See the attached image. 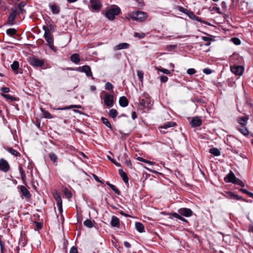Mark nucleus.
Masks as SVG:
<instances>
[{"label": "nucleus", "mask_w": 253, "mask_h": 253, "mask_svg": "<svg viewBox=\"0 0 253 253\" xmlns=\"http://www.w3.org/2000/svg\"><path fill=\"white\" fill-rule=\"evenodd\" d=\"M42 29L44 31L43 37L47 42V45L52 50H55V47L53 45V39L51 36L50 29L46 26H43Z\"/></svg>", "instance_id": "nucleus-1"}, {"label": "nucleus", "mask_w": 253, "mask_h": 253, "mask_svg": "<svg viewBox=\"0 0 253 253\" xmlns=\"http://www.w3.org/2000/svg\"><path fill=\"white\" fill-rule=\"evenodd\" d=\"M120 13V8L118 6L114 5L106 11L105 15L109 20L112 21Z\"/></svg>", "instance_id": "nucleus-2"}, {"label": "nucleus", "mask_w": 253, "mask_h": 253, "mask_svg": "<svg viewBox=\"0 0 253 253\" xmlns=\"http://www.w3.org/2000/svg\"><path fill=\"white\" fill-rule=\"evenodd\" d=\"M130 17L133 20L142 21L146 18L147 14L143 11L134 12L130 14Z\"/></svg>", "instance_id": "nucleus-3"}, {"label": "nucleus", "mask_w": 253, "mask_h": 253, "mask_svg": "<svg viewBox=\"0 0 253 253\" xmlns=\"http://www.w3.org/2000/svg\"><path fill=\"white\" fill-rule=\"evenodd\" d=\"M90 8L94 11L99 12L102 7L100 0H90Z\"/></svg>", "instance_id": "nucleus-4"}, {"label": "nucleus", "mask_w": 253, "mask_h": 253, "mask_svg": "<svg viewBox=\"0 0 253 253\" xmlns=\"http://www.w3.org/2000/svg\"><path fill=\"white\" fill-rule=\"evenodd\" d=\"M30 64L36 67H41L44 64V61L42 60H40L35 57H30L28 59Z\"/></svg>", "instance_id": "nucleus-5"}, {"label": "nucleus", "mask_w": 253, "mask_h": 253, "mask_svg": "<svg viewBox=\"0 0 253 253\" xmlns=\"http://www.w3.org/2000/svg\"><path fill=\"white\" fill-rule=\"evenodd\" d=\"M104 104L107 107H112L114 105V96L112 94H109L105 93L104 97Z\"/></svg>", "instance_id": "nucleus-6"}, {"label": "nucleus", "mask_w": 253, "mask_h": 253, "mask_svg": "<svg viewBox=\"0 0 253 253\" xmlns=\"http://www.w3.org/2000/svg\"><path fill=\"white\" fill-rule=\"evenodd\" d=\"M53 197L54 199H55L57 203V206L58 209V210L60 212H62L63 211V209H62V201L61 200V198L60 197V194L56 192H53Z\"/></svg>", "instance_id": "nucleus-7"}, {"label": "nucleus", "mask_w": 253, "mask_h": 253, "mask_svg": "<svg viewBox=\"0 0 253 253\" xmlns=\"http://www.w3.org/2000/svg\"><path fill=\"white\" fill-rule=\"evenodd\" d=\"M10 166L6 160L1 158L0 159V170L6 172L9 171Z\"/></svg>", "instance_id": "nucleus-8"}, {"label": "nucleus", "mask_w": 253, "mask_h": 253, "mask_svg": "<svg viewBox=\"0 0 253 253\" xmlns=\"http://www.w3.org/2000/svg\"><path fill=\"white\" fill-rule=\"evenodd\" d=\"M231 72L237 76H241L244 71V68L242 66H231Z\"/></svg>", "instance_id": "nucleus-9"}, {"label": "nucleus", "mask_w": 253, "mask_h": 253, "mask_svg": "<svg viewBox=\"0 0 253 253\" xmlns=\"http://www.w3.org/2000/svg\"><path fill=\"white\" fill-rule=\"evenodd\" d=\"M178 212L182 216L190 217L193 214V211L188 208H180L178 210Z\"/></svg>", "instance_id": "nucleus-10"}, {"label": "nucleus", "mask_w": 253, "mask_h": 253, "mask_svg": "<svg viewBox=\"0 0 253 253\" xmlns=\"http://www.w3.org/2000/svg\"><path fill=\"white\" fill-rule=\"evenodd\" d=\"M81 72L85 73L86 76L88 77H91L92 79H93L92 76V72L91 71V69L90 67L88 65H84L82 67V69L81 70Z\"/></svg>", "instance_id": "nucleus-11"}, {"label": "nucleus", "mask_w": 253, "mask_h": 253, "mask_svg": "<svg viewBox=\"0 0 253 253\" xmlns=\"http://www.w3.org/2000/svg\"><path fill=\"white\" fill-rule=\"evenodd\" d=\"M202 124V120L199 117H194L191 122V125L192 127L199 126Z\"/></svg>", "instance_id": "nucleus-12"}, {"label": "nucleus", "mask_w": 253, "mask_h": 253, "mask_svg": "<svg viewBox=\"0 0 253 253\" xmlns=\"http://www.w3.org/2000/svg\"><path fill=\"white\" fill-rule=\"evenodd\" d=\"M187 15L191 19L195 20H196L197 21H199L200 22H203V23H204L205 24H209L207 22L203 21L202 20H201V19L199 17H198L197 16H196L194 14V13L193 12L191 11H189V12L187 13Z\"/></svg>", "instance_id": "nucleus-13"}, {"label": "nucleus", "mask_w": 253, "mask_h": 253, "mask_svg": "<svg viewBox=\"0 0 253 253\" xmlns=\"http://www.w3.org/2000/svg\"><path fill=\"white\" fill-rule=\"evenodd\" d=\"M236 176L232 171H230L228 175L224 178V180L226 182L232 183L234 181Z\"/></svg>", "instance_id": "nucleus-14"}, {"label": "nucleus", "mask_w": 253, "mask_h": 253, "mask_svg": "<svg viewBox=\"0 0 253 253\" xmlns=\"http://www.w3.org/2000/svg\"><path fill=\"white\" fill-rule=\"evenodd\" d=\"M17 14V11L14 9H12L11 11L9 14L8 17V21L11 24H12L13 22L15 20L16 15Z\"/></svg>", "instance_id": "nucleus-15"}, {"label": "nucleus", "mask_w": 253, "mask_h": 253, "mask_svg": "<svg viewBox=\"0 0 253 253\" xmlns=\"http://www.w3.org/2000/svg\"><path fill=\"white\" fill-rule=\"evenodd\" d=\"M19 64V62L17 61H15L13 62V63L11 65V68L12 70L14 72L15 74H18V73H22V72H19L18 70Z\"/></svg>", "instance_id": "nucleus-16"}, {"label": "nucleus", "mask_w": 253, "mask_h": 253, "mask_svg": "<svg viewBox=\"0 0 253 253\" xmlns=\"http://www.w3.org/2000/svg\"><path fill=\"white\" fill-rule=\"evenodd\" d=\"M20 191L22 195L24 196L26 198H30L31 197V194L29 191L27 190V189L24 186H20Z\"/></svg>", "instance_id": "nucleus-17"}, {"label": "nucleus", "mask_w": 253, "mask_h": 253, "mask_svg": "<svg viewBox=\"0 0 253 253\" xmlns=\"http://www.w3.org/2000/svg\"><path fill=\"white\" fill-rule=\"evenodd\" d=\"M127 157H128V156H127V154L124 153L123 154V156H121V155H120L118 157V159H119V160H122L123 159H124L125 160V163L126 164V165L128 167H130L131 165V161L129 159H127Z\"/></svg>", "instance_id": "nucleus-18"}, {"label": "nucleus", "mask_w": 253, "mask_h": 253, "mask_svg": "<svg viewBox=\"0 0 253 253\" xmlns=\"http://www.w3.org/2000/svg\"><path fill=\"white\" fill-rule=\"evenodd\" d=\"M49 6L53 14H58L60 11L59 7L55 4H49Z\"/></svg>", "instance_id": "nucleus-19"}, {"label": "nucleus", "mask_w": 253, "mask_h": 253, "mask_svg": "<svg viewBox=\"0 0 253 253\" xmlns=\"http://www.w3.org/2000/svg\"><path fill=\"white\" fill-rule=\"evenodd\" d=\"M120 105L123 107L127 106L128 104L127 99L125 96H122L119 99Z\"/></svg>", "instance_id": "nucleus-20"}, {"label": "nucleus", "mask_w": 253, "mask_h": 253, "mask_svg": "<svg viewBox=\"0 0 253 253\" xmlns=\"http://www.w3.org/2000/svg\"><path fill=\"white\" fill-rule=\"evenodd\" d=\"M70 60L73 63L77 64L80 61V56L77 53H74L70 56Z\"/></svg>", "instance_id": "nucleus-21"}, {"label": "nucleus", "mask_w": 253, "mask_h": 253, "mask_svg": "<svg viewBox=\"0 0 253 253\" xmlns=\"http://www.w3.org/2000/svg\"><path fill=\"white\" fill-rule=\"evenodd\" d=\"M119 174L123 179L125 183H127L128 182V178L126 174L123 171L122 169H119Z\"/></svg>", "instance_id": "nucleus-22"}, {"label": "nucleus", "mask_w": 253, "mask_h": 253, "mask_svg": "<svg viewBox=\"0 0 253 253\" xmlns=\"http://www.w3.org/2000/svg\"><path fill=\"white\" fill-rule=\"evenodd\" d=\"M150 104V101L148 98L141 99L140 101V104L143 108L148 107Z\"/></svg>", "instance_id": "nucleus-23"}, {"label": "nucleus", "mask_w": 253, "mask_h": 253, "mask_svg": "<svg viewBox=\"0 0 253 253\" xmlns=\"http://www.w3.org/2000/svg\"><path fill=\"white\" fill-rule=\"evenodd\" d=\"M32 227L35 230L39 231L42 227V222H33Z\"/></svg>", "instance_id": "nucleus-24"}, {"label": "nucleus", "mask_w": 253, "mask_h": 253, "mask_svg": "<svg viewBox=\"0 0 253 253\" xmlns=\"http://www.w3.org/2000/svg\"><path fill=\"white\" fill-rule=\"evenodd\" d=\"M245 126H241L238 127V129L243 134L247 136L249 135V132Z\"/></svg>", "instance_id": "nucleus-25"}, {"label": "nucleus", "mask_w": 253, "mask_h": 253, "mask_svg": "<svg viewBox=\"0 0 253 253\" xmlns=\"http://www.w3.org/2000/svg\"><path fill=\"white\" fill-rule=\"evenodd\" d=\"M248 120L249 117L245 116L239 118L238 122L241 126H246L247 122Z\"/></svg>", "instance_id": "nucleus-26"}, {"label": "nucleus", "mask_w": 253, "mask_h": 253, "mask_svg": "<svg viewBox=\"0 0 253 253\" xmlns=\"http://www.w3.org/2000/svg\"><path fill=\"white\" fill-rule=\"evenodd\" d=\"M135 228L136 230L140 233H142L145 231L144 226L141 222H136Z\"/></svg>", "instance_id": "nucleus-27"}, {"label": "nucleus", "mask_w": 253, "mask_h": 253, "mask_svg": "<svg viewBox=\"0 0 253 253\" xmlns=\"http://www.w3.org/2000/svg\"><path fill=\"white\" fill-rule=\"evenodd\" d=\"M129 46V44L127 43H122L118 45H117L116 47V49L120 50L122 49H126L128 48Z\"/></svg>", "instance_id": "nucleus-28"}, {"label": "nucleus", "mask_w": 253, "mask_h": 253, "mask_svg": "<svg viewBox=\"0 0 253 253\" xmlns=\"http://www.w3.org/2000/svg\"><path fill=\"white\" fill-rule=\"evenodd\" d=\"M176 125L175 123L173 122H168L164 125L160 126L161 128L167 129L168 128L174 126Z\"/></svg>", "instance_id": "nucleus-29"}, {"label": "nucleus", "mask_w": 253, "mask_h": 253, "mask_svg": "<svg viewBox=\"0 0 253 253\" xmlns=\"http://www.w3.org/2000/svg\"><path fill=\"white\" fill-rule=\"evenodd\" d=\"M41 111L42 113V114L44 118L47 119H52L53 118L52 115L48 111L44 110L42 109H41Z\"/></svg>", "instance_id": "nucleus-30"}, {"label": "nucleus", "mask_w": 253, "mask_h": 253, "mask_svg": "<svg viewBox=\"0 0 253 253\" xmlns=\"http://www.w3.org/2000/svg\"><path fill=\"white\" fill-rule=\"evenodd\" d=\"M107 184L109 186V187L117 194L119 195L120 192L119 190L114 185L110 183H107Z\"/></svg>", "instance_id": "nucleus-31"}, {"label": "nucleus", "mask_w": 253, "mask_h": 253, "mask_svg": "<svg viewBox=\"0 0 253 253\" xmlns=\"http://www.w3.org/2000/svg\"><path fill=\"white\" fill-rule=\"evenodd\" d=\"M49 157L50 160L52 161L53 163H56L57 162V157L54 153H50L49 154Z\"/></svg>", "instance_id": "nucleus-32"}, {"label": "nucleus", "mask_w": 253, "mask_h": 253, "mask_svg": "<svg viewBox=\"0 0 253 253\" xmlns=\"http://www.w3.org/2000/svg\"><path fill=\"white\" fill-rule=\"evenodd\" d=\"M109 115L110 117L112 118H115L116 117L117 115V111L116 110L112 109L110 110L109 112Z\"/></svg>", "instance_id": "nucleus-33"}, {"label": "nucleus", "mask_w": 253, "mask_h": 253, "mask_svg": "<svg viewBox=\"0 0 253 253\" xmlns=\"http://www.w3.org/2000/svg\"><path fill=\"white\" fill-rule=\"evenodd\" d=\"M210 152L216 156H219L220 154L219 150L217 148H212L210 149Z\"/></svg>", "instance_id": "nucleus-34"}, {"label": "nucleus", "mask_w": 253, "mask_h": 253, "mask_svg": "<svg viewBox=\"0 0 253 253\" xmlns=\"http://www.w3.org/2000/svg\"><path fill=\"white\" fill-rule=\"evenodd\" d=\"M233 184H237V185H239L240 186H241V187H244L245 186V185L243 183V181H242L240 179L236 177L234 181H233Z\"/></svg>", "instance_id": "nucleus-35"}, {"label": "nucleus", "mask_w": 253, "mask_h": 253, "mask_svg": "<svg viewBox=\"0 0 253 253\" xmlns=\"http://www.w3.org/2000/svg\"><path fill=\"white\" fill-rule=\"evenodd\" d=\"M20 175H21L22 180L23 182H24V183H25V182H26V174L24 172L23 169L22 168H20Z\"/></svg>", "instance_id": "nucleus-36"}, {"label": "nucleus", "mask_w": 253, "mask_h": 253, "mask_svg": "<svg viewBox=\"0 0 253 253\" xmlns=\"http://www.w3.org/2000/svg\"><path fill=\"white\" fill-rule=\"evenodd\" d=\"M101 120L103 122V123L107 127H109V128H111V124L110 123L109 121H108V120L105 118H104V117H102L101 118Z\"/></svg>", "instance_id": "nucleus-37"}, {"label": "nucleus", "mask_w": 253, "mask_h": 253, "mask_svg": "<svg viewBox=\"0 0 253 253\" xmlns=\"http://www.w3.org/2000/svg\"><path fill=\"white\" fill-rule=\"evenodd\" d=\"M137 159L139 161L143 162L144 163H147V164L151 165H154L155 164L154 162L145 160L143 158L140 157H137Z\"/></svg>", "instance_id": "nucleus-38"}, {"label": "nucleus", "mask_w": 253, "mask_h": 253, "mask_svg": "<svg viewBox=\"0 0 253 253\" xmlns=\"http://www.w3.org/2000/svg\"><path fill=\"white\" fill-rule=\"evenodd\" d=\"M172 215L173 217L182 220L183 221H187L186 220L184 219L181 215L178 212V213H173L172 214Z\"/></svg>", "instance_id": "nucleus-39"}, {"label": "nucleus", "mask_w": 253, "mask_h": 253, "mask_svg": "<svg viewBox=\"0 0 253 253\" xmlns=\"http://www.w3.org/2000/svg\"><path fill=\"white\" fill-rule=\"evenodd\" d=\"M82 107L81 105H71L66 107H65L62 109H60V110H66V109H70L72 108H81Z\"/></svg>", "instance_id": "nucleus-40"}, {"label": "nucleus", "mask_w": 253, "mask_h": 253, "mask_svg": "<svg viewBox=\"0 0 253 253\" xmlns=\"http://www.w3.org/2000/svg\"><path fill=\"white\" fill-rule=\"evenodd\" d=\"M16 32V30L15 29H13V28L8 29L6 31V33L8 35H9L11 36H12V35H14V34H15Z\"/></svg>", "instance_id": "nucleus-41"}, {"label": "nucleus", "mask_w": 253, "mask_h": 253, "mask_svg": "<svg viewBox=\"0 0 253 253\" xmlns=\"http://www.w3.org/2000/svg\"><path fill=\"white\" fill-rule=\"evenodd\" d=\"M64 194L68 199H70L72 196L71 192L66 189L64 190Z\"/></svg>", "instance_id": "nucleus-42"}, {"label": "nucleus", "mask_w": 253, "mask_h": 253, "mask_svg": "<svg viewBox=\"0 0 253 253\" xmlns=\"http://www.w3.org/2000/svg\"><path fill=\"white\" fill-rule=\"evenodd\" d=\"M24 6H25L24 2H20L18 5L19 9L21 13H23L25 12V10L24 9Z\"/></svg>", "instance_id": "nucleus-43"}, {"label": "nucleus", "mask_w": 253, "mask_h": 253, "mask_svg": "<svg viewBox=\"0 0 253 253\" xmlns=\"http://www.w3.org/2000/svg\"><path fill=\"white\" fill-rule=\"evenodd\" d=\"M137 76L140 81L142 82L143 79V72L142 71L138 70L137 71Z\"/></svg>", "instance_id": "nucleus-44"}, {"label": "nucleus", "mask_w": 253, "mask_h": 253, "mask_svg": "<svg viewBox=\"0 0 253 253\" xmlns=\"http://www.w3.org/2000/svg\"><path fill=\"white\" fill-rule=\"evenodd\" d=\"M7 151L12 155L14 156H17L18 155V153L13 149L11 148H7Z\"/></svg>", "instance_id": "nucleus-45"}, {"label": "nucleus", "mask_w": 253, "mask_h": 253, "mask_svg": "<svg viewBox=\"0 0 253 253\" xmlns=\"http://www.w3.org/2000/svg\"><path fill=\"white\" fill-rule=\"evenodd\" d=\"M84 225L88 228L95 227V222H84Z\"/></svg>", "instance_id": "nucleus-46"}, {"label": "nucleus", "mask_w": 253, "mask_h": 253, "mask_svg": "<svg viewBox=\"0 0 253 253\" xmlns=\"http://www.w3.org/2000/svg\"><path fill=\"white\" fill-rule=\"evenodd\" d=\"M156 70H157L161 72H163L164 74H168V75H169L170 73V72L169 70L166 69H164V68H159L158 67H157Z\"/></svg>", "instance_id": "nucleus-47"}, {"label": "nucleus", "mask_w": 253, "mask_h": 253, "mask_svg": "<svg viewBox=\"0 0 253 253\" xmlns=\"http://www.w3.org/2000/svg\"><path fill=\"white\" fill-rule=\"evenodd\" d=\"M145 36V34L143 33H138L135 32L134 33V37H136V38H139L140 39H142V38H144Z\"/></svg>", "instance_id": "nucleus-48"}, {"label": "nucleus", "mask_w": 253, "mask_h": 253, "mask_svg": "<svg viewBox=\"0 0 253 253\" xmlns=\"http://www.w3.org/2000/svg\"><path fill=\"white\" fill-rule=\"evenodd\" d=\"M113 87H114L113 85L110 82H107L105 84V88L107 90H112Z\"/></svg>", "instance_id": "nucleus-49"}, {"label": "nucleus", "mask_w": 253, "mask_h": 253, "mask_svg": "<svg viewBox=\"0 0 253 253\" xmlns=\"http://www.w3.org/2000/svg\"><path fill=\"white\" fill-rule=\"evenodd\" d=\"M231 40L236 45H239L241 43V41L238 38H233Z\"/></svg>", "instance_id": "nucleus-50"}, {"label": "nucleus", "mask_w": 253, "mask_h": 253, "mask_svg": "<svg viewBox=\"0 0 253 253\" xmlns=\"http://www.w3.org/2000/svg\"><path fill=\"white\" fill-rule=\"evenodd\" d=\"M159 79L162 83H166L168 80V78L165 76H161L159 77Z\"/></svg>", "instance_id": "nucleus-51"}, {"label": "nucleus", "mask_w": 253, "mask_h": 253, "mask_svg": "<svg viewBox=\"0 0 253 253\" xmlns=\"http://www.w3.org/2000/svg\"><path fill=\"white\" fill-rule=\"evenodd\" d=\"M4 98H6L7 99L10 100H14V97L10 96L8 94H1Z\"/></svg>", "instance_id": "nucleus-52"}, {"label": "nucleus", "mask_w": 253, "mask_h": 253, "mask_svg": "<svg viewBox=\"0 0 253 253\" xmlns=\"http://www.w3.org/2000/svg\"><path fill=\"white\" fill-rule=\"evenodd\" d=\"M187 73L189 75H193L196 73V71L194 69L190 68L187 70Z\"/></svg>", "instance_id": "nucleus-53"}, {"label": "nucleus", "mask_w": 253, "mask_h": 253, "mask_svg": "<svg viewBox=\"0 0 253 253\" xmlns=\"http://www.w3.org/2000/svg\"><path fill=\"white\" fill-rule=\"evenodd\" d=\"M112 227L119 228L120 226V222H110Z\"/></svg>", "instance_id": "nucleus-54"}, {"label": "nucleus", "mask_w": 253, "mask_h": 253, "mask_svg": "<svg viewBox=\"0 0 253 253\" xmlns=\"http://www.w3.org/2000/svg\"><path fill=\"white\" fill-rule=\"evenodd\" d=\"M179 10L181 12H183L186 14H187V13L189 12V10H188V9H185L184 8V7H180L179 8Z\"/></svg>", "instance_id": "nucleus-55"}, {"label": "nucleus", "mask_w": 253, "mask_h": 253, "mask_svg": "<svg viewBox=\"0 0 253 253\" xmlns=\"http://www.w3.org/2000/svg\"><path fill=\"white\" fill-rule=\"evenodd\" d=\"M70 253H78L77 248L74 247H72L70 249Z\"/></svg>", "instance_id": "nucleus-56"}, {"label": "nucleus", "mask_w": 253, "mask_h": 253, "mask_svg": "<svg viewBox=\"0 0 253 253\" xmlns=\"http://www.w3.org/2000/svg\"><path fill=\"white\" fill-rule=\"evenodd\" d=\"M203 72L206 74H210L211 73V70L209 68H205L203 70Z\"/></svg>", "instance_id": "nucleus-57"}, {"label": "nucleus", "mask_w": 253, "mask_h": 253, "mask_svg": "<svg viewBox=\"0 0 253 253\" xmlns=\"http://www.w3.org/2000/svg\"><path fill=\"white\" fill-rule=\"evenodd\" d=\"M1 91H2L3 92H5V93H7V92H9L10 90H9V88H8V87H2L1 89H0Z\"/></svg>", "instance_id": "nucleus-58"}, {"label": "nucleus", "mask_w": 253, "mask_h": 253, "mask_svg": "<svg viewBox=\"0 0 253 253\" xmlns=\"http://www.w3.org/2000/svg\"><path fill=\"white\" fill-rule=\"evenodd\" d=\"M227 195L228 197L230 198L234 199V197H235V195L233 193L231 192L227 193Z\"/></svg>", "instance_id": "nucleus-59"}, {"label": "nucleus", "mask_w": 253, "mask_h": 253, "mask_svg": "<svg viewBox=\"0 0 253 253\" xmlns=\"http://www.w3.org/2000/svg\"><path fill=\"white\" fill-rule=\"evenodd\" d=\"M202 39L206 42H210L211 41V39L207 37H202Z\"/></svg>", "instance_id": "nucleus-60"}, {"label": "nucleus", "mask_w": 253, "mask_h": 253, "mask_svg": "<svg viewBox=\"0 0 253 253\" xmlns=\"http://www.w3.org/2000/svg\"><path fill=\"white\" fill-rule=\"evenodd\" d=\"M124 244L125 246L127 248H130L131 247L130 244L127 241H125Z\"/></svg>", "instance_id": "nucleus-61"}, {"label": "nucleus", "mask_w": 253, "mask_h": 253, "mask_svg": "<svg viewBox=\"0 0 253 253\" xmlns=\"http://www.w3.org/2000/svg\"><path fill=\"white\" fill-rule=\"evenodd\" d=\"M240 191L247 195H248L249 193L250 192H249L247 190H246V189H241L240 190Z\"/></svg>", "instance_id": "nucleus-62"}, {"label": "nucleus", "mask_w": 253, "mask_h": 253, "mask_svg": "<svg viewBox=\"0 0 253 253\" xmlns=\"http://www.w3.org/2000/svg\"><path fill=\"white\" fill-rule=\"evenodd\" d=\"M249 231L250 232L253 233V225H250L249 226Z\"/></svg>", "instance_id": "nucleus-63"}, {"label": "nucleus", "mask_w": 253, "mask_h": 253, "mask_svg": "<svg viewBox=\"0 0 253 253\" xmlns=\"http://www.w3.org/2000/svg\"><path fill=\"white\" fill-rule=\"evenodd\" d=\"M131 117L133 120H134L136 118L137 116H136V113L135 112H133L132 113Z\"/></svg>", "instance_id": "nucleus-64"}]
</instances>
